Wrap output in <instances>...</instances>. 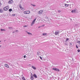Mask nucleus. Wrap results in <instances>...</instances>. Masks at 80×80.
<instances>
[{"label": "nucleus", "instance_id": "b1692460", "mask_svg": "<svg viewBox=\"0 0 80 80\" xmlns=\"http://www.w3.org/2000/svg\"><path fill=\"white\" fill-rule=\"evenodd\" d=\"M46 34H47V33H43V35H46Z\"/></svg>", "mask_w": 80, "mask_h": 80}, {"label": "nucleus", "instance_id": "c9c22d12", "mask_svg": "<svg viewBox=\"0 0 80 80\" xmlns=\"http://www.w3.org/2000/svg\"><path fill=\"white\" fill-rule=\"evenodd\" d=\"M0 47H1V46L0 45Z\"/></svg>", "mask_w": 80, "mask_h": 80}, {"label": "nucleus", "instance_id": "f03ea898", "mask_svg": "<svg viewBox=\"0 0 80 80\" xmlns=\"http://www.w3.org/2000/svg\"><path fill=\"white\" fill-rule=\"evenodd\" d=\"M53 70H55V71H57V72H59L60 71V70L55 68H52Z\"/></svg>", "mask_w": 80, "mask_h": 80}, {"label": "nucleus", "instance_id": "1a4fd4ad", "mask_svg": "<svg viewBox=\"0 0 80 80\" xmlns=\"http://www.w3.org/2000/svg\"><path fill=\"white\" fill-rule=\"evenodd\" d=\"M5 66L7 68H9V66H8V65L7 64H5Z\"/></svg>", "mask_w": 80, "mask_h": 80}, {"label": "nucleus", "instance_id": "c756f323", "mask_svg": "<svg viewBox=\"0 0 80 80\" xmlns=\"http://www.w3.org/2000/svg\"><path fill=\"white\" fill-rule=\"evenodd\" d=\"M68 38H66V41H68Z\"/></svg>", "mask_w": 80, "mask_h": 80}, {"label": "nucleus", "instance_id": "9b49d317", "mask_svg": "<svg viewBox=\"0 0 80 80\" xmlns=\"http://www.w3.org/2000/svg\"><path fill=\"white\" fill-rule=\"evenodd\" d=\"M30 13V11H26V13L27 14H29Z\"/></svg>", "mask_w": 80, "mask_h": 80}, {"label": "nucleus", "instance_id": "2eb2a0df", "mask_svg": "<svg viewBox=\"0 0 80 80\" xmlns=\"http://www.w3.org/2000/svg\"><path fill=\"white\" fill-rule=\"evenodd\" d=\"M34 77L35 78H37V75L35 74H34Z\"/></svg>", "mask_w": 80, "mask_h": 80}, {"label": "nucleus", "instance_id": "6ab92c4d", "mask_svg": "<svg viewBox=\"0 0 80 80\" xmlns=\"http://www.w3.org/2000/svg\"><path fill=\"white\" fill-rule=\"evenodd\" d=\"M1 31H5V30L4 29H1Z\"/></svg>", "mask_w": 80, "mask_h": 80}, {"label": "nucleus", "instance_id": "f704fd0d", "mask_svg": "<svg viewBox=\"0 0 80 80\" xmlns=\"http://www.w3.org/2000/svg\"><path fill=\"white\" fill-rule=\"evenodd\" d=\"M68 2H69L68 1L67 2V3H68Z\"/></svg>", "mask_w": 80, "mask_h": 80}, {"label": "nucleus", "instance_id": "39448f33", "mask_svg": "<svg viewBox=\"0 0 80 80\" xmlns=\"http://www.w3.org/2000/svg\"><path fill=\"white\" fill-rule=\"evenodd\" d=\"M58 33H59V32L58 31H56L55 32V35H58Z\"/></svg>", "mask_w": 80, "mask_h": 80}, {"label": "nucleus", "instance_id": "0eeeda50", "mask_svg": "<svg viewBox=\"0 0 80 80\" xmlns=\"http://www.w3.org/2000/svg\"><path fill=\"white\" fill-rule=\"evenodd\" d=\"M19 7L20 8V9L22 10H25V8H24L22 7V6H20Z\"/></svg>", "mask_w": 80, "mask_h": 80}, {"label": "nucleus", "instance_id": "412c9836", "mask_svg": "<svg viewBox=\"0 0 80 80\" xmlns=\"http://www.w3.org/2000/svg\"><path fill=\"white\" fill-rule=\"evenodd\" d=\"M22 80H27L25 79V78L24 77L22 78Z\"/></svg>", "mask_w": 80, "mask_h": 80}, {"label": "nucleus", "instance_id": "f3484780", "mask_svg": "<svg viewBox=\"0 0 80 80\" xmlns=\"http://www.w3.org/2000/svg\"><path fill=\"white\" fill-rule=\"evenodd\" d=\"M9 12H12V9H9Z\"/></svg>", "mask_w": 80, "mask_h": 80}, {"label": "nucleus", "instance_id": "cd10ccee", "mask_svg": "<svg viewBox=\"0 0 80 80\" xmlns=\"http://www.w3.org/2000/svg\"><path fill=\"white\" fill-rule=\"evenodd\" d=\"M24 58H26V55H25L24 56Z\"/></svg>", "mask_w": 80, "mask_h": 80}, {"label": "nucleus", "instance_id": "f8f14e48", "mask_svg": "<svg viewBox=\"0 0 80 80\" xmlns=\"http://www.w3.org/2000/svg\"><path fill=\"white\" fill-rule=\"evenodd\" d=\"M71 12H72V13H75V10H72L71 11Z\"/></svg>", "mask_w": 80, "mask_h": 80}, {"label": "nucleus", "instance_id": "e433bc0d", "mask_svg": "<svg viewBox=\"0 0 80 80\" xmlns=\"http://www.w3.org/2000/svg\"><path fill=\"white\" fill-rule=\"evenodd\" d=\"M0 42H1V41H0Z\"/></svg>", "mask_w": 80, "mask_h": 80}, {"label": "nucleus", "instance_id": "ddd939ff", "mask_svg": "<svg viewBox=\"0 0 80 80\" xmlns=\"http://www.w3.org/2000/svg\"><path fill=\"white\" fill-rule=\"evenodd\" d=\"M37 54L38 56H40V52H38Z\"/></svg>", "mask_w": 80, "mask_h": 80}, {"label": "nucleus", "instance_id": "c85d7f7f", "mask_svg": "<svg viewBox=\"0 0 80 80\" xmlns=\"http://www.w3.org/2000/svg\"><path fill=\"white\" fill-rule=\"evenodd\" d=\"M76 48H78V46H77V45H76Z\"/></svg>", "mask_w": 80, "mask_h": 80}, {"label": "nucleus", "instance_id": "423d86ee", "mask_svg": "<svg viewBox=\"0 0 80 80\" xmlns=\"http://www.w3.org/2000/svg\"><path fill=\"white\" fill-rule=\"evenodd\" d=\"M30 78H31V80H33V75H31Z\"/></svg>", "mask_w": 80, "mask_h": 80}, {"label": "nucleus", "instance_id": "9d476101", "mask_svg": "<svg viewBox=\"0 0 80 80\" xmlns=\"http://www.w3.org/2000/svg\"><path fill=\"white\" fill-rule=\"evenodd\" d=\"M35 21H34V20L32 21V23H31V26H32V25H33V24H34V23H35Z\"/></svg>", "mask_w": 80, "mask_h": 80}, {"label": "nucleus", "instance_id": "20e7f679", "mask_svg": "<svg viewBox=\"0 0 80 80\" xmlns=\"http://www.w3.org/2000/svg\"><path fill=\"white\" fill-rule=\"evenodd\" d=\"M43 13V10H41L39 12V13L40 15H41Z\"/></svg>", "mask_w": 80, "mask_h": 80}, {"label": "nucleus", "instance_id": "2f4dec72", "mask_svg": "<svg viewBox=\"0 0 80 80\" xmlns=\"http://www.w3.org/2000/svg\"><path fill=\"white\" fill-rule=\"evenodd\" d=\"M32 6H33V7H35L36 6V5H32Z\"/></svg>", "mask_w": 80, "mask_h": 80}, {"label": "nucleus", "instance_id": "4be33fe9", "mask_svg": "<svg viewBox=\"0 0 80 80\" xmlns=\"http://www.w3.org/2000/svg\"><path fill=\"white\" fill-rule=\"evenodd\" d=\"M69 45L70 46H72V43H70L69 44Z\"/></svg>", "mask_w": 80, "mask_h": 80}, {"label": "nucleus", "instance_id": "7ed1b4c3", "mask_svg": "<svg viewBox=\"0 0 80 80\" xmlns=\"http://www.w3.org/2000/svg\"><path fill=\"white\" fill-rule=\"evenodd\" d=\"M13 2V0H9V1L8 2V3H9V4H11Z\"/></svg>", "mask_w": 80, "mask_h": 80}, {"label": "nucleus", "instance_id": "a211bd4d", "mask_svg": "<svg viewBox=\"0 0 80 80\" xmlns=\"http://www.w3.org/2000/svg\"><path fill=\"white\" fill-rule=\"evenodd\" d=\"M23 13H24V14H27V11H24L23 12Z\"/></svg>", "mask_w": 80, "mask_h": 80}, {"label": "nucleus", "instance_id": "f257e3e1", "mask_svg": "<svg viewBox=\"0 0 80 80\" xmlns=\"http://www.w3.org/2000/svg\"><path fill=\"white\" fill-rule=\"evenodd\" d=\"M8 6H6L4 8L3 10L4 11H7V10H8Z\"/></svg>", "mask_w": 80, "mask_h": 80}, {"label": "nucleus", "instance_id": "72a5a7b5", "mask_svg": "<svg viewBox=\"0 0 80 80\" xmlns=\"http://www.w3.org/2000/svg\"><path fill=\"white\" fill-rule=\"evenodd\" d=\"M27 27V26L26 25H25L24 26V27Z\"/></svg>", "mask_w": 80, "mask_h": 80}, {"label": "nucleus", "instance_id": "6e6552de", "mask_svg": "<svg viewBox=\"0 0 80 80\" xmlns=\"http://www.w3.org/2000/svg\"><path fill=\"white\" fill-rule=\"evenodd\" d=\"M32 68L34 70H36L37 68L35 67L34 66H32Z\"/></svg>", "mask_w": 80, "mask_h": 80}, {"label": "nucleus", "instance_id": "bb28decb", "mask_svg": "<svg viewBox=\"0 0 80 80\" xmlns=\"http://www.w3.org/2000/svg\"><path fill=\"white\" fill-rule=\"evenodd\" d=\"M78 43H79L80 44V41H78L77 42Z\"/></svg>", "mask_w": 80, "mask_h": 80}, {"label": "nucleus", "instance_id": "dca6fc26", "mask_svg": "<svg viewBox=\"0 0 80 80\" xmlns=\"http://www.w3.org/2000/svg\"><path fill=\"white\" fill-rule=\"evenodd\" d=\"M68 5H69V4H65V7H68Z\"/></svg>", "mask_w": 80, "mask_h": 80}, {"label": "nucleus", "instance_id": "4468645a", "mask_svg": "<svg viewBox=\"0 0 80 80\" xmlns=\"http://www.w3.org/2000/svg\"><path fill=\"white\" fill-rule=\"evenodd\" d=\"M0 11L1 13H2L3 12V9H0Z\"/></svg>", "mask_w": 80, "mask_h": 80}, {"label": "nucleus", "instance_id": "aec40b11", "mask_svg": "<svg viewBox=\"0 0 80 80\" xmlns=\"http://www.w3.org/2000/svg\"><path fill=\"white\" fill-rule=\"evenodd\" d=\"M58 12H59V13H60V12H61V11L60 10H58Z\"/></svg>", "mask_w": 80, "mask_h": 80}, {"label": "nucleus", "instance_id": "393cba45", "mask_svg": "<svg viewBox=\"0 0 80 80\" xmlns=\"http://www.w3.org/2000/svg\"><path fill=\"white\" fill-rule=\"evenodd\" d=\"M15 16V14H12V16Z\"/></svg>", "mask_w": 80, "mask_h": 80}, {"label": "nucleus", "instance_id": "7c9ffc66", "mask_svg": "<svg viewBox=\"0 0 80 80\" xmlns=\"http://www.w3.org/2000/svg\"><path fill=\"white\" fill-rule=\"evenodd\" d=\"M78 52H80V50H78Z\"/></svg>", "mask_w": 80, "mask_h": 80}, {"label": "nucleus", "instance_id": "5701e85b", "mask_svg": "<svg viewBox=\"0 0 80 80\" xmlns=\"http://www.w3.org/2000/svg\"><path fill=\"white\" fill-rule=\"evenodd\" d=\"M28 34H29V35H32V33L29 32H28Z\"/></svg>", "mask_w": 80, "mask_h": 80}, {"label": "nucleus", "instance_id": "a878e982", "mask_svg": "<svg viewBox=\"0 0 80 80\" xmlns=\"http://www.w3.org/2000/svg\"><path fill=\"white\" fill-rule=\"evenodd\" d=\"M39 58H40L41 60L42 59V58L41 56H39Z\"/></svg>", "mask_w": 80, "mask_h": 80}, {"label": "nucleus", "instance_id": "473e14b6", "mask_svg": "<svg viewBox=\"0 0 80 80\" xmlns=\"http://www.w3.org/2000/svg\"><path fill=\"white\" fill-rule=\"evenodd\" d=\"M36 20V19H35V18L33 20V21L35 22Z\"/></svg>", "mask_w": 80, "mask_h": 80}]
</instances>
